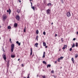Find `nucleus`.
Returning a JSON list of instances; mask_svg holds the SVG:
<instances>
[{"label": "nucleus", "instance_id": "nucleus-1", "mask_svg": "<svg viewBox=\"0 0 78 78\" xmlns=\"http://www.w3.org/2000/svg\"><path fill=\"white\" fill-rule=\"evenodd\" d=\"M14 48V44H12L11 45V51L12 52H13Z\"/></svg>", "mask_w": 78, "mask_h": 78}, {"label": "nucleus", "instance_id": "nucleus-2", "mask_svg": "<svg viewBox=\"0 0 78 78\" xmlns=\"http://www.w3.org/2000/svg\"><path fill=\"white\" fill-rule=\"evenodd\" d=\"M7 16H6V15L4 14L3 15V18L4 20H5V19H6V18Z\"/></svg>", "mask_w": 78, "mask_h": 78}, {"label": "nucleus", "instance_id": "nucleus-3", "mask_svg": "<svg viewBox=\"0 0 78 78\" xmlns=\"http://www.w3.org/2000/svg\"><path fill=\"white\" fill-rule=\"evenodd\" d=\"M2 57L5 61H6V55H5V54H3L2 55Z\"/></svg>", "mask_w": 78, "mask_h": 78}, {"label": "nucleus", "instance_id": "nucleus-4", "mask_svg": "<svg viewBox=\"0 0 78 78\" xmlns=\"http://www.w3.org/2000/svg\"><path fill=\"white\" fill-rule=\"evenodd\" d=\"M66 15L68 17H70V16H71V14H70V12H67Z\"/></svg>", "mask_w": 78, "mask_h": 78}, {"label": "nucleus", "instance_id": "nucleus-5", "mask_svg": "<svg viewBox=\"0 0 78 78\" xmlns=\"http://www.w3.org/2000/svg\"><path fill=\"white\" fill-rule=\"evenodd\" d=\"M50 9H48L46 11V13L47 14H50Z\"/></svg>", "mask_w": 78, "mask_h": 78}, {"label": "nucleus", "instance_id": "nucleus-6", "mask_svg": "<svg viewBox=\"0 0 78 78\" xmlns=\"http://www.w3.org/2000/svg\"><path fill=\"white\" fill-rule=\"evenodd\" d=\"M7 12H9V14H11V10L10 9H9V10H7Z\"/></svg>", "mask_w": 78, "mask_h": 78}, {"label": "nucleus", "instance_id": "nucleus-7", "mask_svg": "<svg viewBox=\"0 0 78 78\" xmlns=\"http://www.w3.org/2000/svg\"><path fill=\"white\" fill-rule=\"evenodd\" d=\"M16 19L17 20H20V16L19 15L16 16Z\"/></svg>", "mask_w": 78, "mask_h": 78}, {"label": "nucleus", "instance_id": "nucleus-8", "mask_svg": "<svg viewBox=\"0 0 78 78\" xmlns=\"http://www.w3.org/2000/svg\"><path fill=\"white\" fill-rule=\"evenodd\" d=\"M33 49L32 48H31L30 49V55L31 56L32 55V54H33Z\"/></svg>", "mask_w": 78, "mask_h": 78}, {"label": "nucleus", "instance_id": "nucleus-9", "mask_svg": "<svg viewBox=\"0 0 78 78\" xmlns=\"http://www.w3.org/2000/svg\"><path fill=\"white\" fill-rule=\"evenodd\" d=\"M67 48V45H65L62 49H63V50H65V48Z\"/></svg>", "mask_w": 78, "mask_h": 78}, {"label": "nucleus", "instance_id": "nucleus-10", "mask_svg": "<svg viewBox=\"0 0 78 78\" xmlns=\"http://www.w3.org/2000/svg\"><path fill=\"white\" fill-rule=\"evenodd\" d=\"M45 52H44L43 53V56L42 57L43 58H45Z\"/></svg>", "mask_w": 78, "mask_h": 78}, {"label": "nucleus", "instance_id": "nucleus-11", "mask_svg": "<svg viewBox=\"0 0 78 78\" xmlns=\"http://www.w3.org/2000/svg\"><path fill=\"white\" fill-rule=\"evenodd\" d=\"M14 27H17V24L16 23H15L14 24Z\"/></svg>", "mask_w": 78, "mask_h": 78}, {"label": "nucleus", "instance_id": "nucleus-12", "mask_svg": "<svg viewBox=\"0 0 78 78\" xmlns=\"http://www.w3.org/2000/svg\"><path fill=\"white\" fill-rule=\"evenodd\" d=\"M20 11H21L20 9H18L17 10V12H18V13H20Z\"/></svg>", "mask_w": 78, "mask_h": 78}, {"label": "nucleus", "instance_id": "nucleus-13", "mask_svg": "<svg viewBox=\"0 0 78 78\" xmlns=\"http://www.w3.org/2000/svg\"><path fill=\"white\" fill-rule=\"evenodd\" d=\"M16 44H18V45H19V46H20V45L21 43H19V41H16Z\"/></svg>", "mask_w": 78, "mask_h": 78}, {"label": "nucleus", "instance_id": "nucleus-14", "mask_svg": "<svg viewBox=\"0 0 78 78\" xmlns=\"http://www.w3.org/2000/svg\"><path fill=\"white\" fill-rule=\"evenodd\" d=\"M37 45H38V44L37 43H36L34 44V46L36 47H37Z\"/></svg>", "mask_w": 78, "mask_h": 78}, {"label": "nucleus", "instance_id": "nucleus-15", "mask_svg": "<svg viewBox=\"0 0 78 78\" xmlns=\"http://www.w3.org/2000/svg\"><path fill=\"white\" fill-rule=\"evenodd\" d=\"M51 67V65H48L47 66V68H48V67Z\"/></svg>", "mask_w": 78, "mask_h": 78}, {"label": "nucleus", "instance_id": "nucleus-16", "mask_svg": "<svg viewBox=\"0 0 78 78\" xmlns=\"http://www.w3.org/2000/svg\"><path fill=\"white\" fill-rule=\"evenodd\" d=\"M71 60L73 62V63H74V59L73 58H71Z\"/></svg>", "mask_w": 78, "mask_h": 78}, {"label": "nucleus", "instance_id": "nucleus-17", "mask_svg": "<svg viewBox=\"0 0 78 78\" xmlns=\"http://www.w3.org/2000/svg\"><path fill=\"white\" fill-rule=\"evenodd\" d=\"M43 46H46V43L45 42H44L43 43Z\"/></svg>", "mask_w": 78, "mask_h": 78}, {"label": "nucleus", "instance_id": "nucleus-18", "mask_svg": "<svg viewBox=\"0 0 78 78\" xmlns=\"http://www.w3.org/2000/svg\"><path fill=\"white\" fill-rule=\"evenodd\" d=\"M11 58H14L15 57V55H11Z\"/></svg>", "mask_w": 78, "mask_h": 78}, {"label": "nucleus", "instance_id": "nucleus-19", "mask_svg": "<svg viewBox=\"0 0 78 78\" xmlns=\"http://www.w3.org/2000/svg\"><path fill=\"white\" fill-rule=\"evenodd\" d=\"M63 58H64V57H61L60 58H58V59H62Z\"/></svg>", "mask_w": 78, "mask_h": 78}, {"label": "nucleus", "instance_id": "nucleus-20", "mask_svg": "<svg viewBox=\"0 0 78 78\" xmlns=\"http://www.w3.org/2000/svg\"><path fill=\"white\" fill-rule=\"evenodd\" d=\"M75 44L73 43V45H72V48H73V47H75Z\"/></svg>", "mask_w": 78, "mask_h": 78}, {"label": "nucleus", "instance_id": "nucleus-21", "mask_svg": "<svg viewBox=\"0 0 78 78\" xmlns=\"http://www.w3.org/2000/svg\"><path fill=\"white\" fill-rule=\"evenodd\" d=\"M51 4L50 3H49L48 4V6H51Z\"/></svg>", "mask_w": 78, "mask_h": 78}, {"label": "nucleus", "instance_id": "nucleus-22", "mask_svg": "<svg viewBox=\"0 0 78 78\" xmlns=\"http://www.w3.org/2000/svg\"><path fill=\"white\" fill-rule=\"evenodd\" d=\"M39 38V36H38V35H37L36 37V39L38 41V38Z\"/></svg>", "mask_w": 78, "mask_h": 78}, {"label": "nucleus", "instance_id": "nucleus-23", "mask_svg": "<svg viewBox=\"0 0 78 78\" xmlns=\"http://www.w3.org/2000/svg\"><path fill=\"white\" fill-rule=\"evenodd\" d=\"M36 33H37V34H39V31L38 30H37L36 31Z\"/></svg>", "mask_w": 78, "mask_h": 78}, {"label": "nucleus", "instance_id": "nucleus-24", "mask_svg": "<svg viewBox=\"0 0 78 78\" xmlns=\"http://www.w3.org/2000/svg\"><path fill=\"white\" fill-rule=\"evenodd\" d=\"M11 27L10 26H9L8 27V29H9V30L11 29Z\"/></svg>", "mask_w": 78, "mask_h": 78}, {"label": "nucleus", "instance_id": "nucleus-25", "mask_svg": "<svg viewBox=\"0 0 78 78\" xmlns=\"http://www.w3.org/2000/svg\"><path fill=\"white\" fill-rule=\"evenodd\" d=\"M43 64H47V62H45V61H43Z\"/></svg>", "mask_w": 78, "mask_h": 78}, {"label": "nucleus", "instance_id": "nucleus-26", "mask_svg": "<svg viewBox=\"0 0 78 78\" xmlns=\"http://www.w3.org/2000/svg\"><path fill=\"white\" fill-rule=\"evenodd\" d=\"M31 8L32 9H33V10H34V6H31Z\"/></svg>", "mask_w": 78, "mask_h": 78}, {"label": "nucleus", "instance_id": "nucleus-27", "mask_svg": "<svg viewBox=\"0 0 78 78\" xmlns=\"http://www.w3.org/2000/svg\"><path fill=\"white\" fill-rule=\"evenodd\" d=\"M26 27H25V29H24V30H23L24 32H26Z\"/></svg>", "mask_w": 78, "mask_h": 78}, {"label": "nucleus", "instance_id": "nucleus-28", "mask_svg": "<svg viewBox=\"0 0 78 78\" xmlns=\"http://www.w3.org/2000/svg\"><path fill=\"white\" fill-rule=\"evenodd\" d=\"M41 76L43 78H45V76Z\"/></svg>", "mask_w": 78, "mask_h": 78}, {"label": "nucleus", "instance_id": "nucleus-29", "mask_svg": "<svg viewBox=\"0 0 78 78\" xmlns=\"http://www.w3.org/2000/svg\"><path fill=\"white\" fill-rule=\"evenodd\" d=\"M78 43H76V46L77 47H78Z\"/></svg>", "mask_w": 78, "mask_h": 78}, {"label": "nucleus", "instance_id": "nucleus-30", "mask_svg": "<svg viewBox=\"0 0 78 78\" xmlns=\"http://www.w3.org/2000/svg\"><path fill=\"white\" fill-rule=\"evenodd\" d=\"M55 72L54 70H52L51 71V73H54Z\"/></svg>", "mask_w": 78, "mask_h": 78}, {"label": "nucleus", "instance_id": "nucleus-31", "mask_svg": "<svg viewBox=\"0 0 78 78\" xmlns=\"http://www.w3.org/2000/svg\"><path fill=\"white\" fill-rule=\"evenodd\" d=\"M30 76V75H28V77H27V78H30V76ZM24 78H26V77H24Z\"/></svg>", "mask_w": 78, "mask_h": 78}, {"label": "nucleus", "instance_id": "nucleus-32", "mask_svg": "<svg viewBox=\"0 0 78 78\" xmlns=\"http://www.w3.org/2000/svg\"><path fill=\"white\" fill-rule=\"evenodd\" d=\"M43 34L44 35H45L46 34L45 32H44L43 33Z\"/></svg>", "mask_w": 78, "mask_h": 78}, {"label": "nucleus", "instance_id": "nucleus-33", "mask_svg": "<svg viewBox=\"0 0 78 78\" xmlns=\"http://www.w3.org/2000/svg\"><path fill=\"white\" fill-rule=\"evenodd\" d=\"M72 48H70L69 49V51H71V50H72Z\"/></svg>", "mask_w": 78, "mask_h": 78}, {"label": "nucleus", "instance_id": "nucleus-34", "mask_svg": "<svg viewBox=\"0 0 78 78\" xmlns=\"http://www.w3.org/2000/svg\"><path fill=\"white\" fill-rule=\"evenodd\" d=\"M77 57H78V55H75V58H77Z\"/></svg>", "mask_w": 78, "mask_h": 78}, {"label": "nucleus", "instance_id": "nucleus-35", "mask_svg": "<svg viewBox=\"0 0 78 78\" xmlns=\"http://www.w3.org/2000/svg\"><path fill=\"white\" fill-rule=\"evenodd\" d=\"M30 3L31 4V6H32V5H33V3H32V2H30Z\"/></svg>", "mask_w": 78, "mask_h": 78}, {"label": "nucleus", "instance_id": "nucleus-36", "mask_svg": "<svg viewBox=\"0 0 78 78\" xmlns=\"http://www.w3.org/2000/svg\"><path fill=\"white\" fill-rule=\"evenodd\" d=\"M73 41H75L76 40V38H74L73 39Z\"/></svg>", "mask_w": 78, "mask_h": 78}, {"label": "nucleus", "instance_id": "nucleus-37", "mask_svg": "<svg viewBox=\"0 0 78 78\" xmlns=\"http://www.w3.org/2000/svg\"><path fill=\"white\" fill-rule=\"evenodd\" d=\"M55 37H56V36H58V35L57 34H55Z\"/></svg>", "mask_w": 78, "mask_h": 78}, {"label": "nucleus", "instance_id": "nucleus-38", "mask_svg": "<svg viewBox=\"0 0 78 78\" xmlns=\"http://www.w3.org/2000/svg\"><path fill=\"white\" fill-rule=\"evenodd\" d=\"M9 63H8V64H7V66H8V67H9Z\"/></svg>", "mask_w": 78, "mask_h": 78}, {"label": "nucleus", "instance_id": "nucleus-39", "mask_svg": "<svg viewBox=\"0 0 78 78\" xmlns=\"http://www.w3.org/2000/svg\"><path fill=\"white\" fill-rule=\"evenodd\" d=\"M22 67H23V64H22Z\"/></svg>", "mask_w": 78, "mask_h": 78}, {"label": "nucleus", "instance_id": "nucleus-40", "mask_svg": "<svg viewBox=\"0 0 78 78\" xmlns=\"http://www.w3.org/2000/svg\"><path fill=\"white\" fill-rule=\"evenodd\" d=\"M59 60H61L60 59H59V58H58V62H59V61H60Z\"/></svg>", "mask_w": 78, "mask_h": 78}, {"label": "nucleus", "instance_id": "nucleus-41", "mask_svg": "<svg viewBox=\"0 0 78 78\" xmlns=\"http://www.w3.org/2000/svg\"><path fill=\"white\" fill-rule=\"evenodd\" d=\"M19 2H20V3H21V1L19 0Z\"/></svg>", "mask_w": 78, "mask_h": 78}, {"label": "nucleus", "instance_id": "nucleus-42", "mask_svg": "<svg viewBox=\"0 0 78 78\" xmlns=\"http://www.w3.org/2000/svg\"><path fill=\"white\" fill-rule=\"evenodd\" d=\"M10 42H11V39L10 38Z\"/></svg>", "mask_w": 78, "mask_h": 78}, {"label": "nucleus", "instance_id": "nucleus-43", "mask_svg": "<svg viewBox=\"0 0 78 78\" xmlns=\"http://www.w3.org/2000/svg\"><path fill=\"white\" fill-rule=\"evenodd\" d=\"M18 61H20V58H19L18 60Z\"/></svg>", "mask_w": 78, "mask_h": 78}, {"label": "nucleus", "instance_id": "nucleus-44", "mask_svg": "<svg viewBox=\"0 0 78 78\" xmlns=\"http://www.w3.org/2000/svg\"><path fill=\"white\" fill-rule=\"evenodd\" d=\"M45 48H47V46H46Z\"/></svg>", "mask_w": 78, "mask_h": 78}, {"label": "nucleus", "instance_id": "nucleus-45", "mask_svg": "<svg viewBox=\"0 0 78 78\" xmlns=\"http://www.w3.org/2000/svg\"><path fill=\"white\" fill-rule=\"evenodd\" d=\"M76 34H78V32H77Z\"/></svg>", "mask_w": 78, "mask_h": 78}, {"label": "nucleus", "instance_id": "nucleus-46", "mask_svg": "<svg viewBox=\"0 0 78 78\" xmlns=\"http://www.w3.org/2000/svg\"><path fill=\"white\" fill-rule=\"evenodd\" d=\"M62 2L63 3V1L62 0Z\"/></svg>", "mask_w": 78, "mask_h": 78}, {"label": "nucleus", "instance_id": "nucleus-47", "mask_svg": "<svg viewBox=\"0 0 78 78\" xmlns=\"http://www.w3.org/2000/svg\"><path fill=\"white\" fill-rule=\"evenodd\" d=\"M61 39L62 41V42H63V40H62V38Z\"/></svg>", "mask_w": 78, "mask_h": 78}, {"label": "nucleus", "instance_id": "nucleus-48", "mask_svg": "<svg viewBox=\"0 0 78 78\" xmlns=\"http://www.w3.org/2000/svg\"><path fill=\"white\" fill-rule=\"evenodd\" d=\"M53 22H52V23H51V25H53Z\"/></svg>", "mask_w": 78, "mask_h": 78}, {"label": "nucleus", "instance_id": "nucleus-49", "mask_svg": "<svg viewBox=\"0 0 78 78\" xmlns=\"http://www.w3.org/2000/svg\"><path fill=\"white\" fill-rule=\"evenodd\" d=\"M2 27L1 26H0V28H1Z\"/></svg>", "mask_w": 78, "mask_h": 78}, {"label": "nucleus", "instance_id": "nucleus-50", "mask_svg": "<svg viewBox=\"0 0 78 78\" xmlns=\"http://www.w3.org/2000/svg\"><path fill=\"white\" fill-rule=\"evenodd\" d=\"M37 76H38V75H37Z\"/></svg>", "mask_w": 78, "mask_h": 78}, {"label": "nucleus", "instance_id": "nucleus-51", "mask_svg": "<svg viewBox=\"0 0 78 78\" xmlns=\"http://www.w3.org/2000/svg\"><path fill=\"white\" fill-rule=\"evenodd\" d=\"M55 63H56V61H55Z\"/></svg>", "mask_w": 78, "mask_h": 78}, {"label": "nucleus", "instance_id": "nucleus-52", "mask_svg": "<svg viewBox=\"0 0 78 78\" xmlns=\"http://www.w3.org/2000/svg\"><path fill=\"white\" fill-rule=\"evenodd\" d=\"M0 39H1V38H0Z\"/></svg>", "mask_w": 78, "mask_h": 78}, {"label": "nucleus", "instance_id": "nucleus-53", "mask_svg": "<svg viewBox=\"0 0 78 78\" xmlns=\"http://www.w3.org/2000/svg\"><path fill=\"white\" fill-rule=\"evenodd\" d=\"M30 0V1H31V0Z\"/></svg>", "mask_w": 78, "mask_h": 78}]
</instances>
